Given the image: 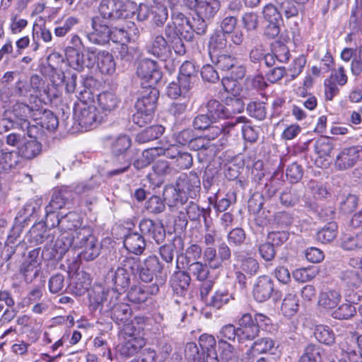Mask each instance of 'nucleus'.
<instances>
[{"label":"nucleus","mask_w":362,"mask_h":362,"mask_svg":"<svg viewBox=\"0 0 362 362\" xmlns=\"http://www.w3.org/2000/svg\"><path fill=\"white\" fill-rule=\"evenodd\" d=\"M99 16L92 18L93 31L87 34L88 40L94 44L104 45L110 40L115 42L127 39L123 28L113 26V23L128 18L126 4L122 0H102L98 7Z\"/></svg>","instance_id":"1"},{"label":"nucleus","mask_w":362,"mask_h":362,"mask_svg":"<svg viewBox=\"0 0 362 362\" xmlns=\"http://www.w3.org/2000/svg\"><path fill=\"white\" fill-rule=\"evenodd\" d=\"M90 309L103 317H110L117 325H125L132 317L129 304L121 300L120 293L114 291H93L89 294Z\"/></svg>","instance_id":"2"},{"label":"nucleus","mask_w":362,"mask_h":362,"mask_svg":"<svg viewBox=\"0 0 362 362\" xmlns=\"http://www.w3.org/2000/svg\"><path fill=\"white\" fill-rule=\"evenodd\" d=\"M136 74L143 81L141 84L146 89L142 91L141 98H138L135 107L154 115L159 97V91L154 86L162 78L160 68L156 62L144 59L137 66Z\"/></svg>","instance_id":"3"},{"label":"nucleus","mask_w":362,"mask_h":362,"mask_svg":"<svg viewBox=\"0 0 362 362\" xmlns=\"http://www.w3.org/2000/svg\"><path fill=\"white\" fill-rule=\"evenodd\" d=\"M75 248L81 249L78 256L81 259L92 261L98 257L101 245L93 235L90 227H82L76 230Z\"/></svg>","instance_id":"4"},{"label":"nucleus","mask_w":362,"mask_h":362,"mask_svg":"<svg viewBox=\"0 0 362 362\" xmlns=\"http://www.w3.org/2000/svg\"><path fill=\"white\" fill-rule=\"evenodd\" d=\"M139 279L148 286H157L159 291L166 281L167 275L163 272V265L156 255L148 256L141 264L138 274Z\"/></svg>","instance_id":"5"},{"label":"nucleus","mask_w":362,"mask_h":362,"mask_svg":"<svg viewBox=\"0 0 362 362\" xmlns=\"http://www.w3.org/2000/svg\"><path fill=\"white\" fill-rule=\"evenodd\" d=\"M74 113L76 120L83 131L96 128L103 119L95 105L82 101L75 106Z\"/></svg>","instance_id":"6"},{"label":"nucleus","mask_w":362,"mask_h":362,"mask_svg":"<svg viewBox=\"0 0 362 362\" xmlns=\"http://www.w3.org/2000/svg\"><path fill=\"white\" fill-rule=\"evenodd\" d=\"M37 207L32 203H27L19 210L14 220V224L7 237L5 245L15 244L17 238L21 234L23 228L30 224L35 219V213Z\"/></svg>","instance_id":"7"},{"label":"nucleus","mask_w":362,"mask_h":362,"mask_svg":"<svg viewBox=\"0 0 362 362\" xmlns=\"http://www.w3.org/2000/svg\"><path fill=\"white\" fill-rule=\"evenodd\" d=\"M231 257V250L229 246L221 242L214 247H206L203 252V260L206 266L212 269H217L223 267V263L228 261Z\"/></svg>","instance_id":"8"},{"label":"nucleus","mask_w":362,"mask_h":362,"mask_svg":"<svg viewBox=\"0 0 362 362\" xmlns=\"http://www.w3.org/2000/svg\"><path fill=\"white\" fill-rule=\"evenodd\" d=\"M37 105L33 107L30 106L24 103L17 102L12 109V115L15 122H16L17 128L22 130H27L28 136H32L33 132L37 129L36 125H30L29 118L34 119Z\"/></svg>","instance_id":"9"},{"label":"nucleus","mask_w":362,"mask_h":362,"mask_svg":"<svg viewBox=\"0 0 362 362\" xmlns=\"http://www.w3.org/2000/svg\"><path fill=\"white\" fill-rule=\"evenodd\" d=\"M255 300L263 303L272 298L275 300L281 298L280 292L274 288L272 279L267 275L259 276L257 278L252 289Z\"/></svg>","instance_id":"10"},{"label":"nucleus","mask_w":362,"mask_h":362,"mask_svg":"<svg viewBox=\"0 0 362 362\" xmlns=\"http://www.w3.org/2000/svg\"><path fill=\"white\" fill-rule=\"evenodd\" d=\"M198 69L199 67L192 61H185L182 63V99H188L190 107L193 104L194 90L199 81Z\"/></svg>","instance_id":"11"},{"label":"nucleus","mask_w":362,"mask_h":362,"mask_svg":"<svg viewBox=\"0 0 362 362\" xmlns=\"http://www.w3.org/2000/svg\"><path fill=\"white\" fill-rule=\"evenodd\" d=\"M104 141H110V151L113 156H119L123 160L124 166L122 170H124L129 165L132 164L130 156H129L128 150L131 147L132 140L126 135H120L115 139H112L111 136H105Z\"/></svg>","instance_id":"12"},{"label":"nucleus","mask_w":362,"mask_h":362,"mask_svg":"<svg viewBox=\"0 0 362 362\" xmlns=\"http://www.w3.org/2000/svg\"><path fill=\"white\" fill-rule=\"evenodd\" d=\"M362 160V146H353L344 148L335 160V168L339 170H345L354 166Z\"/></svg>","instance_id":"13"},{"label":"nucleus","mask_w":362,"mask_h":362,"mask_svg":"<svg viewBox=\"0 0 362 362\" xmlns=\"http://www.w3.org/2000/svg\"><path fill=\"white\" fill-rule=\"evenodd\" d=\"M140 233L143 236L153 240L157 244L162 243L165 238V230L160 223H156L149 218H143L139 224Z\"/></svg>","instance_id":"14"},{"label":"nucleus","mask_w":362,"mask_h":362,"mask_svg":"<svg viewBox=\"0 0 362 362\" xmlns=\"http://www.w3.org/2000/svg\"><path fill=\"white\" fill-rule=\"evenodd\" d=\"M77 74L67 72L64 74L63 71L56 72L53 76V83L56 86L61 84H65L66 91L69 93H78V95H76V98L81 100L83 98V93H86L87 91L83 86H77Z\"/></svg>","instance_id":"15"},{"label":"nucleus","mask_w":362,"mask_h":362,"mask_svg":"<svg viewBox=\"0 0 362 362\" xmlns=\"http://www.w3.org/2000/svg\"><path fill=\"white\" fill-rule=\"evenodd\" d=\"M106 280L108 283H111L113 287L107 291H114L117 293H122L125 292L129 287L131 284L130 275L127 273L120 267H117V269H110L107 275Z\"/></svg>","instance_id":"16"},{"label":"nucleus","mask_w":362,"mask_h":362,"mask_svg":"<svg viewBox=\"0 0 362 362\" xmlns=\"http://www.w3.org/2000/svg\"><path fill=\"white\" fill-rule=\"evenodd\" d=\"M172 21L165 28V35L172 45V49L176 57H179L181 52V16H171Z\"/></svg>","instance_id":"17"},{"label":"nucleus","mask_w":362,"mask_h":362,"mask_svg":"<svg viewBox=\"0 0 362 362\" xmlns=\"http://www.w3.org/2000/svg\"><path fill=\"white\" fill-rule=\"evenodd\" d=\"M73 199L74 193L71 187H62L53 192L51 200L45 210L49 212H51V210L57 211L70 204Z\"/></svg>","instance_id":"18"},{"label":"nucleus","mask_w":362,"mask_h":362,"mask_svg":"<svg viewBox=\"0 0 362 362\" xmlns=\"http://www.w3.org/2000/svg\"><path fill=\"white\" fill-rule=\"evenodd\" d=\"M30 139L25 138L18 146V154L25 160H33L42 153V144L36 139V136L33 132Z\"/></svg>","instance_id":"19"},{"label":"nucleus","mask_w":362,"mask_h":362,"mask_svg":"<svg viewBox=\"0 0 362 362\" xmlns=\"http://www.w3.org/2000/svg\"><path fill=\"white\" fill-rule=\"evenodd\" d=\"M159 292L157 286L139 285L131 287L127 294L129 301L139 304L144 303L150 296L156 295Z\"/></svg>","instance_id":"20"},{"label":"nucleus","mask_w":362,"mask_h":362,"mask_svg":"<svg viewBox=\"0 0 362 362\" xmlns=\"http://www.w3.org/2000/svg\"><path fill=\"white\" fill-rule=\"evenodd\" d=\"M76 231L72 233H63L56 240L54 249L55 254L49 258L62 259L71 247L75 248Z\"/></svg>","instance_id":"21"},{"label":"nucleus","mask_w":362,"mask_h":362,"mask_svg":"<svg viewBox=\"0 0 362 362\" xmlns=\"http://www.w3.org/2000/svg\"><path fill=\"white\" fill-rule=\"evenodd\" d=\"M34 120L36 126H40L42 129L53 132L59 126V120L57 117L49 110H42L38 107L34 115Z\"/></svg>","instance_id":"22"},{"label":"nucleus","mask_w":362,"mask_h":362,"mask_svg":"<svg viewBox=\"0 0 362 362\" xmlns=\"http://www.w3.org/2000/svg\"><path fill=\"white\" fill-rule=\"evenodd\" d=\"M339 279L341 286L354 291L362 285V274L356 269H346L339 272Z\"/></svg>","instance_id":"23"},{"label":"nucleus","mask_w":362,"mask_h":362,"mask_svg":"<svg viewBox=\"0 0 362 362\" xmlns=\"http://www.w3.org/2000/svg\"><path fill=\"white\" fill-rule=\"evenodd\" d=\"M147 50L149 53L161 59L162 60H165L169 53L174 65L177 64V61L178 59L177 57H173L172 50L168 49L167 41L161 35H158L154 38L153 42L147 47Z\"/></svg>","instance_id":"24"},{"label":"nucleus","mask_w":362,"mask_h":362,"mask_svg":"<svg viewBox=\"0 0 362 362\" xmlns=\"http://www.w3.org/2000/svg\"><path fill=\"white\" fill-rule=\"evenodd\" d=\"M82 223L80 215L76 212L70 211L68 214L61 216L60 219L55 218V222L52 226H58L59 228L68 233V230L76 231L81 228Z\"/></svg>","instance_id":"25"},{"label":"nucleus","mask_w":362,"mask_h":362,"mask_svg":"<svg viewBox=\"0 0 362 362\" xmlns=\"http://www.w3.org/2000/svg\"><path fill=\"white\" fill-rule=\"evenodd\" d=\"M124 246L129 252L141 255L146 247L145 238L141 233H129L124 238Z\"/></svg>","instance_id":"26"},{"label":"nucleus","mask_w":362,"mask_h":362,"mask_svg":"<svg viewBox=\"0 0 362 362\" xmlns=\"http://www.w3.org/2000/svg\"><path fill=\"white\" fill-rule=\"evenodd\" d=\"M180 192V177L177 179L175 184L168 185L163 190V198L172 211L181 204Z\"/></svg>","instance_id":"27"},{"label":"nucleus","mask_w":362,"mask_h":362,"mask_svg":"<svg viewBox=\"0 0 362 362\" xmlns=\"http://www.w3.org/2000/svg\"><path fill=\"white\" fill-rule=\"evenodd\" d=\"M153 173H148L147 177L152 185L160 187L164 182L163 176L170 171V165L166 160H159L153 166Z\"/></svg>","instance_id":"28"},{"label":"nucleus","mask_w":362,"mask_h":362,"mask_svg":"<svg viewBox=\"0 0 362 362\" xmlns=\"http://www.w3.org/2000/svg\"><path fill=\"white\" fill-rule=\"evenodd\" d=\"M27 243L25 240L19 241L16 245H5L3 249V252L1 256L2 262H0L1 266L3 263L9 262L13 257L18 259L19 257H24L27 250Z\"/></svg>","instance_id":"29"},{"label":"nucleus","mask_w":362,"mask_h":362,"mask_svg":"<svg viewBox=\"0 0 362 362\" xmlns=\"http://www.w3.org/2000/svg\"><path fill=\"white\" fill-rule=\"evenodd\" d=\"M341 300L340 293L334 289H325L319 294L318 305L325 310L334 308Z\"/></svg>","instance_id":"30"},{"label":"nucleus","mask_w":362,"mask_h":362,"mask_svg":"<svg viewBox=\"0 0 362 362\" xmlns=\"http://www.w3.org/2000/svg\"><path fill=\"white\" fill-rule=\"evenodd\" d=\"M49 236L45 223L42 221L35 223L28 231L26 239L30 244L36 245L42 244Z\"/></svg>","instance_id":"31"},{"label":"nucleus","mask_w":362,"mask_h":362,"mask_svg":"<svg viewBox=\"0 0 362 362\" xmlns=\"http://www.w3.org/2000/svg\"><path fill=\"white\" fill-rule=\"evenodd\" d=\"M199 342L203 353L206 355L207 360L210 358L211 362H218L215 338L212 335L204 334L200 336Z\"/></svg>","instance_id":"32"},{"label":"nucleus","mask_w":362,"mask_h":362,"mask_svg":"<svg viewBox=\"0 0 362 362\" xmlns=\"http://www.w3.org/2000/svg\"><path fill=\"white\" fill-rule=\"evenodd\" d=\"M223 31H216L211 37L209 41V55L223 52L228 47V37Z\"/></svg>","instance_id":"33"},{"label":"nucleus","mask_w":362,"mask_h":362,"mask_svg":"<svg viewBox=\"0 0 362 362\" xmlns=\"http://www.w3.org/2000/svg\"><path fill=\"white\" fill-rule=\"evenodd\" d=\"M97 66L103 74L111 75L115 73L116 63L112 54L105 50H101L98 53Z\"/></svg>","instance_id":"34"},{"label":"nucleus","mask_w":362,"mask_h":362,"mask_svg":"<svg viewBox=\"0 0 362 362\" xmlns=\"http://www.w3.org/2000/svg\"><path fill=\"white\" fill-rule=\"evenodd\" d=\"M187 180L182 178V192L187 194L188 197L194 199L200 188V180L197 173L194 170L190 171Z\"/></svg>","instance_id":"35"},{"label":"nucleus","mask_w":362,"mask_h":362,"mask_svg":"<svg viewBox=\"0 0 362 362\" xmlns=\"http://www.w3.org/2000/svg\"><path fill=\"white\" fill-rule=\"evenodd\" d=\"M300 197L299 189L292 186L286 187L279 194V202L284 207H293L299 202Z\"/></svg>","instance_id":"36"},{"label":"nucleus","mask_w":362,"mask_h":362,"mask_svg":"<svg viewBox=\"0 0 362 362\" xmlns=\"http://www.w3.org/2000/svg\"><path fill=\"white\" fill-rule=\"evenodd\" d=\"M144 345V339L141 337L126 339L120 348V353L124 356L129 357L138 353Z\"/></svg>","instance_id":"37"},{"label":"nucleus","mask_w":362,"mask_h":362,"mask_svg":"<svg viewBox=\"0 0 362 362\" xmlns=\"http://www.w3.org/2000/svg\"><path fill=\"white\" fill-rule=\"evenodd\" d=\"M210 57L216 68L223 71L233 69L238 63L235 57L230 54H224L223 52L215 54L214 55L210 56Z\"/></svg>","instance_id":"38"},{"label":"nucleus","mask_w":362,"mask_h":362,"mask_svg":"<svg viewBox=\"0 0 362 362\" xmlns=\"http://www.w3.org/2000/svg\"><path fill=\"white\" fill-rule=\"evenodd\" d=\"M220 6L221 4L218 0L200 1L194 13L202 18L210 19L217 13Z\"/></svg>","instance_id":"39"},{"label":"nucleus","mask_w":362,"mask_h":362,"mask_svg":"<svg viewBox=\"0 0 362 362\" xmlns=\"http://www.w3.org/2000/svg\"><path fill=\"white\" fill-rule=\"evenodd\" d=\"M66 57L68 63L74 69L81 71L85 68L84 66V54L81 53L80 49L68 47L66 49Z\"/></svg>","instance_id":"40"},{"label":"nucleus","mask_w":362,"mask_h":362,"mask_svg":"<svg viewBox=\"0 0 362 362\" xmlns=\"http://www.w3.org/2000/svg\"><path fill=\"white\" fill-rule=\"evenodd\" d=\"M303 354L315 361V362H332L333 361V359L327 357L323 348L317 344L310 343L307 344Z\"/></svg>","instance_id":"41"},{"label":"nucleus","mask_w":362,"mask_h":362,"mask_svg":"<svg viewBox=\"0 0 362 362\" xmlns=\"http://www.w3.org/2000/svg\"><path fill=\"white\" fill-rule=\"evenodd\" d=\"M237 261L240 262V269L246 274L252 276L257 274L259 269L258 261L252 257H245L240 255L238 252L235 253Z\"/></svg>","instance_id":"42"},{"label":"nucleus","mask_w":362,"mask_h":362,"mask_svg":"<svg viewBox=\"0 0 362 362\" xmlns=\"http://www.w3.org/2000/svg\"><path fill=\"white\" fill-rule=\"evenodd\" d=\"M314 336L320 343L331 346L335 343V334L327 325H317L314 329Z\"/></svg>","instance_id":"43"},{"label":"nucleus","mask_w":362,"mask_h":362,"mask_svg":"<svg viewBox=\"0 0 362 362\" xmlns=\"http://www.w3.org/2000/svg\"><path fill=\"white\" fill-rule=\"evenodd\" d=\"M19 157L18 151L0 150V168L6 171L16 168L19 164Z\"/></svg>","instance_id":"44"},{"label":"nucleus","mask_w":362,"mask_h":362,"mask_svg":"<svg viewBox=\"0 0 362 362\" xmlns=\"http://www.w3.org/2000/svg\"><path fill=\"white\" fill-rule=\"evenodd\" d=\"M98 103L103 112H110L119 103L118 97L110 92H103L98 95Z\"/></svg>","instance_id":"45"},{"label":"nucleus","mask_w":362,"mask_h":362,"mask_svg":"<svg viewBox=\"0 0 362 362\" xmlns=\"http://www.w3.org/2000/svg\"><path fill=\"white\" fill-rule=\"evenodd\" d=\"M165 128L162 125H153L141 131L136 135V140L139 143L144 144L158 139L164 132Z\"/></svg>","instance_id":"46"},{"label":"nucleus","mask_w":362,"mask_h":362,"mask_svg":"<svg viewBox=\"0 0 362 362\" xmlns=\"http://www.w3.org/2000/svg\"><path fill=\"white\" fill-rule=\"evenodd\" d=\"M206 107L207 109L206 115L214 122H216L219 119L228 117L225 110V106L217 100L211 99L209 100Z\"/></svg>","instance_id":"47"},{"label":"nucleus","mask_w":362,"mask_h":362,"mask_svg":"<svg viewBox=\"0 0 362 362\" xmlns=\"http://www.w3.org/2000/svg\"><path fill=\"white\" fill-rule=\"evenodd\" d=\"M315 151L320 158H325L330 156V153L334 149V144L329 137L322 136L319 138L315 143Z\"/></svg>","instance_id":"48"},{"label":"nucleus","mask_w":362,"mask_h":362,"mask_svg":"<svg viewBox=\"0 0 362 362\" xmlns=\"http://www.w3.org/2000/svg\"><path fill=\"white\" fill-rule=\"evenodd\" d=\"M195 16L196 17L192 16L191 19L189 17L182 16V28H185L184 27V23H185L189 30L196 32L197 34H203L206 30V23L205 22L206 18L199 16V15L198 14H195Z\"/></svg>","instance_id":"49"},{"label":"nucleus","mask_w":362,"mask_h":362,"mask_svg":"<svg viewBox=\"0 0 362 362\" xmlns=\"http://www.w3.org/2000/svg\"><path fill=\"white\" fill-rule=\"evenodd\" d=\"M274 345L275 342L271 338L262 337L254 341L249 351L257 354L266 352L274 354L273 352V350L275 349Z\"/></svg>","instance_id":"50"},{"label":"nucleus","mask_w":362,"mask_h":362,"mask_svg":"<svg viewBox=\"0 0 362 362\" xmlns=\"http://www.w3.org/2000/svg\"><path fill=\"white\" fill-rule=\"evenodd\" d=\"M141 262L139 257L128 256L124 257L118 266L129 275L136 276L139 274Z\"/></svg>","instance_id":"51"},{"label":"nucleus","mask_w":362,"mask_h":362,"mask_svg":"<svg viewBox=\"0 0 362 362\" xmlns=\"http://www.w3.org/2000/svg\"><path fill=\"white\" fill-rule=\"evenodd\" d=\"M297 296L295 294L288 293L283 300L281 310L286 317L293 316L298 310L299 305Z\"/></svg>","instance_id":"52"},{"label":"nucleus","mask_w":362,"mask_h":362,"mask_svg":"<svg viewBox=\"0 0 362 362\" xmlns=\"http://www.w3.org/2000/svg\"><path fill=\"white\" fill-rule=\"evenodd\" d=\"M202 251L201 247L197 244H193L187 247L185 254L186 264H189L196 270L201 269L202 264L196 260L201 256Z\"/></svg>","instance_id":"53"},{"label":"nucleus","mask_w":362,"mask_h":362,"mask_svg":"<svg viewBox=\"0 0 362 362\" xmlns=\"http://www.w3.org/2000/svg\"><path fill=\"white\" fill-rule=\"evenodd\" d=\"M230 298L231 295L227 290L218 289L206 300V304L218 309L228 303Z\"/></svg>","instance_id":"54"},{"label":"nucleus","mask_w":362,"mask_h":362,"mask_svg":"<svg viewBox=\"0 0 362 362\" xmlns=\"http://www.w3.org/2000/svg\"><path fill=\"white\" fill-rule=\"evenodd\" d=\"M337 224L334 222H330L320 230L316 235L318 241L322 243H328L332 241L337 237Z\"/></svg>","instance_id":"55"},{"label":"nucleus","mask_w":362,"mask_h":362,"mask_svg":"<svg viewBox=\"0 0 362 362\" xmlns=\"http://www.w3.org/2000/svg\"><path fill=\"white\" fill-rule=\"evenodd\" d=\"M179 258L180 255H177L176 259V268L175 271L170 279V286L173 291V299L174 302L177 304H180V293L181 292V274L179 267Z\"/></svg>","instance_id":"56"},{"label":"nucleus","mask_w":362,"mask_h":362,"mask_svg":"<svg viewBox=\"0 0 362 362\" xmlns=\"http://www.w3.org/2000/svg\"><path fill=\"white\" fill-rule=\"evenodd\" d=\"M49 291L52 293H62L66 291L65 276L57 273L52 275L48 281Z\"/></svg>","instance_id":"57"},{"label":"nucleus","mask_w":362,"mask_h":362,"mask_svg":"<svg viewBox=\"0 0 362 362\" xmlns=\"http://www.w3.org/2000/svg\"><path fill=\"white\" fill-rule=\"evenodd\" d=\"M100 182L95 177H91L89 180L77 184L74 187H71L73 193L77 194H87L89 192L98 189L100 186Z\"/></svg>","instance_id":"58"},{"label":"nucleus","mask_w":362,"mask_h":362,"mask_svg":"<svg viewBox=\"0 0 362 362\" xmlns=\"http://www.w3.org/2000/svg\"><path fill=\"white\" fill-rule=\"evenodd\" d=\"M220 357L223 361H230L237 359L238 355L235 347L224 339L218 341Z\"/></svg>","instance_id":"59"},{"label":"nucleus","mask_w":362,"mask_h":362,"mask_svg":"<svg viewBox=\"0 0 362 362\" xmlns=\"http://www.w3.org/2000/svg\"><path fill=\"white\" fill-rule=\"evenodd\" d=\"M276 2L281 14L284 13L286 18L298 17V9L291 0H276Z\"/></svg>","instance_id":"60"},{"label":"nucleus","mask_w":362,"mask_h":362,"mask_svg":"<svg viewBox=\"0 0 362 362\" xmlns=\"http://www.w3.org/2000/svg\"><path fill=\"white\" fill-rule=\"evenodd\" d=\"M246 110L250 117L258 120H263L266 117L267 112L264 103L251 101L247 104Z\"/></svg>","instance_id":"61"},{"label":"nucleus","mask_w":362,"mask_h":362,"mask_svg":"<svg viewBox=\"0 0 362 362\" xmlns=\"http://www.w3.org/2000/svg\"><path fill=\"white\" fill-rule=\"evenodd\" d=\"M303 167L296 162L288 165L286 169V176L291 183H297L303 177Z\"/></svg>","instance_id":"62"},{"label":"nucleus","mask_w":362,"mask_h":362,"mask_svg":"<svg viewBox=\"0 0 362 362\" xmlns=\"http://www.w3.org/2000/svg\"><path fill=\"white\" fill-rule=\"evenodd\" d=\"M356 313L355 307L350 303H343L339 306L332 314L334 319L348 320Z\"/></svg>","instance_id":"63"},{"label":"nucleus","mask_w":362,"mask_h":362,"mask_svg":"<svg viewBox=\"0 0 362 362\" xmlns=\"http://www.w3.org/2000/svg\"><path fill=\"white\" fill-rule=\"evenodd\" d=\"M243 28L247 31L256 30L259 25V16L255 12H246L242 16Z\"/></svg>","instance_id":"64"}]
</instances>
